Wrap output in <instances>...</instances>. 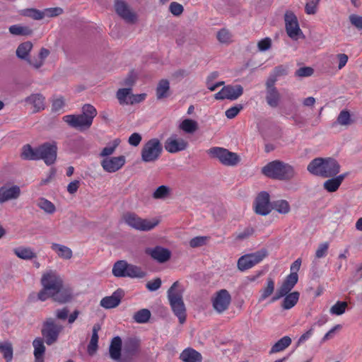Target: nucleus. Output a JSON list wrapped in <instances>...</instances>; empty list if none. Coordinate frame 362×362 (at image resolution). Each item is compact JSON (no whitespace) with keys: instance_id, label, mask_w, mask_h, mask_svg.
Masks as SVG:
<instances>
[{"instance_id":"45","label":"nucleus","mask_w":362,"mask_h":362,"mask_svg":"<svg viewBox=\"0 0 362 362\" xmlns=\"http://www.w3.org/2000/svg\"><path fill=\"white\" fill-rule=\"evenodd\" d=\"M145 276V272L137 266L128 264L127 271L125 273V277L131 278H143Z\"/></svg>"},{"instance_id":"28","label":"nucleus","mask_w":362,"mask_h":362,"mask_svg":"<svg viewBox=\"0 0 362 362\" xmlns=\"http://www.w3.org/2000/svg\"><path fill=\"white\" fill-rule=\"evenodd\" d=\"M51 248L57 253L59 257L63 259H70L73 256L72 250L67 246L58 243H52Z\"/></svg>"},{"instance_id":"49","label":"nucleus","mask_w":362,"mask_h":362,"mask_svg":"<svg viewBox=\"0 0 362 362\" xmlns=\"http://www.w3.org/2000/svg\"><path fill=\"white\" fill-rule=\"evenodd\" d=\"M348 307V303L345 301H337L334 305H333L330 310L329 313L334 315H341L346 312V310Z\"/></svg>"},{"instance_id":"1","label":"nucleus","mask_w":362,"mask_h":362,"mask_svg":"<svg viewBox=\"0 0 362 362\" xmlns=\"http://www.w3.org/2000/svg\"><path fill=\"white\" fill-rule=\"evenodd\" d=\"M40 283L42 289L37 298L41 301L51 298L56 302L65 303L73 298L71 288L64 286L63 278L56 270L48 269L43 272Z\"/></svg>"},{"instance_id":"50","label":"nucleus","mask_w":362,"mask_h":362,"mask_svg":"<svg viewBox=\"0 0 362 362\" xmlns=\"http://www.w3.org/2000/svg\"><path fill=\"white\" fill-rule=\"evenodd\" d=\"M21 156L27 160H37V148H33L30 145L24 146Z\"/></svg>"},{"instance_id":"17","label":"nucleus","mask_w":362,"mask_h":362,"mask_svg":"<svg viewBox=\"0 0 362 362\" xmlns=\"http://www.w3.org/2000/svg\"><path fill=\"white\" fill-rule=\"evenodd\" d=\"M298 276L295 274H290L277 289L275 295L272 298V302H275L288 294L297 284Z\"/></svg>"},{"instance_id":"52","label":"nucleus","mask_w":362,"mask_h":362,"mask_svg":"<svg viewBox=\"0 0 362 362\" xmlns=\"http://www.w3.org/2000/svg\"><path fill=\"white\" fill-rule=\"evenodd\" d=\"M216 37L219 42L228 44L232 41V35L230 31L226 28L221 29L216 34Z\"/></svg>"},{"instance_id":"31","label":"nucleus","mask_w":362,"mask_h":362,"mask_svg":"<svg viewBox=\"0 0 362 362\" xmlns=\"http://www.w3.org/2000/svg\"><path fill=\"white\" fill-rule=\"evenodd\" d=\"M33 43L30 41H26L21 43L16 51V56L23 60H27L29 58V54L33 49Z\"/></svg>"},{"instance_id":"35","label":"nucleus","mask_w":362,"mask_h":362,"mask_svg":"<svg viewBox=\"0 0 362 362\" xmlns=\"http://www.w3.org/2000/svg\"><path fill=\"white\" fill-rule=\"evenodd\" d=\"M266 101L272 107H278L281 101V95L278 90H266Z\"/></svg>"},{"instance_id":"54","label":"nucleus","mask_w":362,"mask_h":362,"mask_svg":"<svg viewBox=\"0 0 362 362\" xmlns=\"http://www.w3.org/2000/svg\"><path fill=\"white\" fill-rule=\"evenodd\" d=\"M209 240L208 236H197L190 240L189 246L193 248L202 247L206 245Z\"/></svg>"},{"instance_id":"56","label":"nucleus","mask_w":362,"mask_h":362,"mask_svg":"<svg viewBox=\"0 0 362 362\" xmlns=\"http://www.w3.org/2000/svg\"><path fill=\"white\" fill-rule=\"evenodd\" d=\"M329 248V243L325 242L320 243L315 252V259H320L325 257L327 255Z\"/></svg>"},{"instance_id":"36","label":"nucleus","mask_w":362,"mask_h":362,"mask_svg":"<svg viewBox=\"0 0 362 362\" xmlns=\"http://www.w3.org/2000/svg\"><path fill=\"white\" fill-rule=\"evenodd\" d=\"M170 83L166 79L160 80L156 88V98L158 100L165 98L169 95Z\"/></svg>"},{"instance_id":"62","label":"nucleus","mask_w":362,"mask_h":362,"mask_svg":"<svg viewBox=\"0 0 362 362\" xmlns=\"http://www.w3.org/2000/svg\"><path fill=\"white\" fill-rule=\"evenodd\" d=\"M271 45L272 40L269 37H265L261 40L257 44L259 50L262 52L268 50L271 47Z\"/></svg>"},{"instance_id":"20","label":"nucleus","mask_w":362,"mask_h":362,"mask_svg":"<svg viewBox=\"0 0 362 362\" xmlns=\"http://www.w3.org/2000/svg\"><path fill=\"white\" fill-rule=\"evenodd\" d=\"M21 191L18 185H5L0 187V203H4L9 200L17 199L21 195Z\"/></svg>"},{"instance_id":"24","label":"nucleus","mask_w":362,"mask_h":362,"mask_svg":"<svg viewBox=\"0 0 362 362\" xmlns=\"http://www.w3.org/2000/svg\"><path fill=\"white\" fill-rule=\"evenodd\" d=\"M180 358L183 362H202V354L192 348L184 349L180 355Z\"/></svg>"},{"instance_id":"61","label":"nucleus","mask_w":362,"mask_h":362,"mask_svg":"<svg viewBox=\"0 0 362 362\" xmlns=\"http://www.w3.org/2000/svg\"><path fill=\"white\" fill-rule=\"evenodd\" d=\"M242 109L243 106L241 105L231 107L226 111V116L228 119H233L239 113Z\"/></svg>"},{"instance_id":"18","label":"nucleus","mask_w":362,"mask_h":362,"mask_svg":"<svg viewBox=\"0 0 362 362\" xmlns=\"http://www.w3.org/2000/svg\"><path fill=\"white\" fill-rule=\"evenodd\" d=\"M188 143L182 138H179L176 134L171 135L165 141L164 147L170 153H175L185 150Z\"/></svg>"},{"instance_id":"44","label":"nucleus","mask_w":362,"mask_h":362,"mask_svg":"<svg viewBox=\"0 0 362 362\" xmlns=\"http://www.w3.org/2000/svg\"><path fill=\"white\" fill-rule=\"evenodd\" d=\"M132 95V88H119L116 93V97L120 105H129L128 100Z\"/></svg>"},{"instance_id":"46","label":"nucleus","mask_w":362,"mask_h":362,"mask_svg":"<svg viewBox=\"0 0 362 362\" xmlns=\"http://www.w3.org/2000/svg\"><path fill=\"white\" fill-rule=\"evenodd\" d=\"M21 15L30 18L33 20H41L43 18V11L36 8H25L20 11Z\"/></svg>"},{"instance_id":"2","label":"nucleus","mask_w":362,"mask_h":362,"mask_svg":"<svg viewBox=\"0 0 362 362\" xmlns=\"http://www.w3.org/2000/svg\"><path fill=\"white\" fill-rule=\"evenodd\" d=\"M97 113L94 106L90 104H85L82 107L81 114L65 115L63 117V120L70 127L83 131L90 127Z\"/></svg>"},{"instance_id":"33","label":"nucleus","mask_w":362,"mask_h":362,"mask_svg":"<svg viewBox=\"0 0 362 362\" xmlns=\"http://www.w3.org/2000/svg\"><path fill=\"white\" fill-rule=\"evenodd\" d=\"M139 349V342L136 339H129L124 342L123 353L124 355L129 357L135 355Z\"/></svg>"},{"instance_id":"29","label":"nucleus","mask_w":362,"mask_h":362,"mask_svg":"<svg viewBox=\"0 0 362 362\" xmlns=\"http://www.w3.org/2000/svg\"><path fill=\"white\" fill-rule=\"evenodd\" d=\"M275 282L274 280L268 277L266 281L264 286L260 290V296L259 298V302H262L269 298L274 291Z\"/></svg>"},{"instance_id":"37","label":"nucleus","mask_w":362,"mask_h":362,"mask_svg":"<svg viewBox=\"0 0 362 362\" xmlns=\"http://www.w3.org/2000/svg\"><path fill=\"white\" fill-rule=\"evenodd\" d=\"M13 252L18 258L25 260H30L37 257L30 247H18L13 249Z\"/></svg>"},{"instance_id":"11","label":"nucleus","mask_w":362,"mask_h":362,"mask_svg":"<svg viewBox=\"0 0 362 362\" xmlns=\"http://www.w3.org/2000/svg\"><path fill=\"white\" fill-rule=\"evenodd\" d=\"M267 255L266 250H261L256 252L245 255L238 260V268L243 272L253 267L262 262Z\"/></svg>"},{"instance_id":"9","label":"nucleus","mask_w":362,"mask_h":362,"mask_svg":"<svg viewBox=\"0 0 362 362\" xmlns=\"http://www.w3.org/2000/svg\"><path fill=\"white\" fill-rule=\"evenodd\" d=\"M115 13L126 23L134 24L138 21V14L126 0H114Z\"/></svg>"},{"instance_id":"10","label":"nucleus","mask_w":362,"mask_h":362,"mask_svg":"<svg viewBox=\"0 0 362 362\" xmlns=\"http://www.w3.org/2000/svg\"><path fill=\"white\" fill-rule=\"evenodd\" d=\"M64 327L57 323L53 318L47 319L42 325V335L47 345H52L55 343L59 334L63 330Z\"/></svg>"},{"instance_id":"64","label":"nucleus","mask_w":362,"mask_h":362,"mask_svg":"<svg viewBox=\"0 0 362 362\" xmlns=\"http://www.w3.org/2000/svg\"><path fill=\"white\" fill-rule=\"evenodd\" d=\"M349 21L356 28L359 30L362 29V16L352 14L349 16Z\"/></svg>"},{"instance_id":"26","label":"nucleus","mask_w":362,"mask_h":362,"mask_svg":"<svg viewBox=\"0 0 362 362\" xmlns=\"http://www.w3.org/2000/svg\"><path fill=\"white\" fill-rule=\"evenodd\" d=\"M122 339L119 337H115L112 339L109 352L113 360H119L121 356Z\"/></svg>"},{"instance_id":"22","label":"nucleus","mask_w":362,"mask_h":362,"mask_svg":"<svg viewBox=\"0 0 362 362\" xmlns=\"http://www.w3.org/2000/svg\"><path fill=\"white\" fill-rule=\"evenodd\" d=\"M123 296L121 290H117L111 296H106L100 300V305L106 309L114 308L119 305Z\"/></svg>"},{"instance_id":"34","label":"nucleus","mask_w":362,"mask_h":362,"mask_svg":"<svg viewBox=\"0 0 362 362\" xmlns=\"http://www.w3.org/2000/svg\"><path fill=\"white\" fill-rule=\"evenodd\" d=\"M291 339L288 336H285L281 338L272 346L271 350L269 351V354H272L285 350L291 345Z\"/></svg>"},{"instance_id":"42","label":"nucleus","mask_w":362,"mask_h":362,"mask_svg":"<svg viewBox=\"0 0 362 362\" xmlns=\"http://www.w3.org/2000/svg\"><path fill=\"white\" fill-rule=\"evenodd\" d=\"M272 209L282 214H286L291 210L288 202L284 199L276 200L272 202Z\"/></svg>"},{"instance_id":"47","label":"nucleus","mask_w":362,"mask_h":362,"mask_svg":"<svg viewBox=\"0 0 362 362\" xmlns=\"http://www.w3.org/2000/svg\"><path fill=\"white\" fill-rule=\"evenodd\" d=\"M151 317V312L149 310L144 308L134 313L133 319L138 323H146Z\"/></svg>"},{"instance_id":"7","label":"nucleus","mask_w":362,"mask_h":362,"mask_svg":"<svg viewBox=\"0 0 362 362\" xmlns=\"http://www.w3.org/2000/svg\"><path fill=\"white\" fill-rule=\"evenodd\" d=\"M163 151V146L160 140L153 138L144 144L141 151V160L145 163H153L157 160Z\"/></svg>"},{"instance_id":"40","label":"nucleus","mask_w":362,"mask_h":362,"mask_svg":"<svg viewBox=\"0 0 362 362\" xmlns=\"http://www.w3.org/2000/svg\"><path fill=\"white\" fill-rule=\"evenodd\" d=\"M8 30L13 35L28 36L31 35L33 30L28 26L20 24L13 25L9 27Z\"/></svg>"},{"instance_id":"63","label":"nucleus","mask_w":362,"mask_h":362,"mask_svg":"<svg viewBox=\"0 0 362 362\" xmlns=\"http://www.w3.org/2000/svg\"><path fill=\"white\" fill-rule=\"evenodd\" d=\"M287 74V68L286 66L283 65L276 66L272 73V74L276 78H278L280 76H286Z\"/></svg>"},{"instance_id":"57","label":"nucleus","mask_w":362,"mask_h":362,"mask_svg":"<svg viewBox=\"0 0 362 362\" xmlns=\"http://www.w3.org/2000/svg\"><path fill=\"white\" fill-rule=\"evenodd\" d=\"M63 13V9L60 7L48 8L43 10V18L45 17H56Z\"/></svg>"},{"instance_id":"14","label":"nucleus","mask_w":362,"mask_h":362,"mask_svg":"<svg viewBox=\"0 0 362 362\" xmlns=\"http://www.w3.org/2000/svg\"><path fill=\"white\" fill-rule=\"evenodd\" d=\"M231 296L226 289L217 291L212 298V305L214 310L218 313L226 311L230 304Z\"/></svg>"},{"instance_id":"4","label":"nucleus","mask_w":362,"mask_h":362,"mask_svg":"<svg viewBox=\"0 0 362 362\" xmlns=\"http://www.w3.org/2000/svg\"><path fill=\"white\" fill-rule=\"evenodd\" d=\"M262 173L272 179L290 180L296 176L294 168L288 163L276 160L267 163L262 169Z\"/></svg>"},{"instance_id":"21","label":"nucleus","mask_w":362,"mask_h":362,"mask_svg":"<svg viewBox=\"0 0 362 362\" xmlns=\"http://www.w3.org/2000/svg\"><path fill=\"white\" fill-rule=\"evenodd\" d=\"M145 252L159 263L166 262L171 257L170 251L160 246L148 247L146 249Z\"/></svg>"},{"instance_id":"53","label":"nucleus","mask_w":362,"mask_h":362,"mask_svg":"<svg viewBox=\"0 0 362 362\" xmlns=\"http://www.w3.org/2000/svg\"><path fill=\"white\" fill-rule=\"evenodd\" d=\"M218 76V74L217 72H212L206 78V86L207 88L211 91H214L218 87L224 84L223 81H219L214 84H211V81H214Z\"/></svg>"},{"instance_id":"30","label":"nucleus","mask_w":362,"mask_h":362,"mask_svg":"<svg viewBox=\"0 0 362 362\" xmlns=\"http://www.w3.org/2000/svg\"><path fill=\"white\" fill-rule=\"evenodd\" d=\"M300 293L298 291H293L288 293L284 297H285L282 301L281 307L284 310H289L294 307L298 303L299 299Z\"/></svg>"},{"instance_id":"25","label":"nucleus","mask_w":362,"mask_h":362,"mask_svg":"<svg viewBox=\"0 0 362 362\" xmlns=\"http://www.w3.org/2000/svg\"><path fill=\"white\" fill-rule=\"evenodd\" d=\"M346 176V173L341 174L337 176L336 177L326 180L323 184L324 188L329 192H336L339 189Z\"/></svg>"},{"instance_id":"51","label":"nucleus","mask_w":362,"mask_h":362,"mask_svg":"<svg viewBox=\"0 0 362 362\" xmlns=\"http://www.w3.org/2000/svg\"><path fill=\"white\" fill-rule=\"evenodd\" d=\"M170 188L165 185L158 187L153 192V197L156 199H163L168 197Z\"/></svg>"},{"instance_id":"38","label":"nucleus","mask_w":362,"mask_h":362,"mask_svg":"<svg viewBox=\"0 0 362 362\" xmlns=\"http://www.w3.org/2000/svg\"><path fill=\"white\" fill-rule=\"evenodd\" d=\"M100 327L98 325H95L93 327L92 336L89 344L88 346V353L93 355L98 349V331Z\"/></svg>"},{"instance_id":"48","label":"nucleus","mask_w":362,"mask_h":362,"mask_svg":"<svg viewBox=\"0 0 362 362\" xmlns=\"http://www.w3.org/2000/svg\"><path fill=\"white\" fill-rule=\"evenodd\" d=\"M0 351L3 354L6 362H11L13 358V348L9 342L0 344Z\"/></svg>"},{"instance_id":"58","label":"nucleus","mask_w":362,"mask_h":362,"mask_svg":"<svg viewBox=\"0 0 362 362\" xmlns=\"http://www.w3.org/2000/svg\"><path fill=\"white\" fill-rule=\"evenodd\" d=\"M169 10L173 16H179L182 13L184 8L180 4L173 1L170 3Z\"/></svg>"},{"instance_id":"43","label":"nucleus","mask_w":362,"mask_h":362,"mask_svg":"<svg viewBox=\"0 0 362 362\" xmlns=\"http://www.w3.org/2000/svg\"><path fill=\"white\" fill-rule=\"evenodd\" d=\"M128 263L124 260H119L115 263L112 268V274L117 277H125Z\"/></svg>"},{"instance_id":"6","label":"nucleus","mask_w":362,"mask_h":362,"mask_svg":"<svg viewBox=\"0 0 362 362\" xmlns=\"http://www.w3.org/2000/svg\"><path fill=\"white\" fill-rule=\"evenodd\" d=\"M122 218L124 223L129 227L141 231L151 230L159 223L156 218L144 219L131 212L124 214Z\"/></svg>"},{"instance_id":"15","label":"nucleus","mask_w":362,"mask_h":362,"mask_svg":"<svg viewBox=\"0 0 362 362\" xmlns=\"http://www.w3.org/2000/svg\"><path fill=\"white\" fill-rule=\"evenodd\" d=\"M126 163L124 156H110L101 160L100 165L103 169L109 173H115L123 168Z\"/></svg>"},{"instance_id":"8","label":"nucleus","mask_w":362,"mask_h":362,"mask_svg":"<svg viewBox=\"0 0 362 362\" xmlns=\"http://www.w3.org/2000/svg\"><path fill=\"white\" fill-rule=\"evenodd\" d=\"M207 153L211 157L218 159L226 166H235L240 161V158L236 153L222 147H212L208 150Z\"/></svg>"},{"instance_id":"19","label":"nucleus","mask_w":362,"mask_h":362,"mask_svg":"<svg viewBox=\"0 0 362 362\" xmlns=\"http://www.w3.org/2000/svg\"><path fill=\"white\" fill-rule=\"evenodd\" d=\"M272 204L269 202V195L266 192H262L257 196L255 211L257 214L266 216L270 213L272 210Z\"/></svg>"},{"instance_id":"27","label":"nucleus","mask_w":362,"mask_h":362,"mask_svg":"<svg viewBox=\"0 0 362 362\" xmlns=\"http://www.w3.org/2000/svg\"><path fill=\"white\" fill-rule=\"evenodd\" d=\"M33 346L34 347V356L35 358V362H44L45 346L44 345L42 339H35L33 342Z\"/></svg>"},{"instance_id":"13","label":"nucleus","mask_w":362,"mask_h":362,"mask_svg":"<svg viewBox=\"0 0 362 362\" xmlns=\"http://www.w3.org/2000/svg\"><path fill=\"white\" fill-rule=\"evenodd\" d=\"M37 160H43L49 165L53 164L57 155V147L55 144L45 143L37 148Z\"/></svg>"},{"instance_id":"32","label":"nucleus","mask_w":362,"mask_h":362,"mask_svg":"<svg viewBox=\"0 0 362 362\" xmlns=\"http://www.w3.org/2000/svg\"><path fill=\"white\" fill-rule=\"evenodd\" d=\"M120 143L121 140L119 139H115L107 143V145L100 152L99 156L103 158V159L105 158L110 157V156L115 152Z\"/></svg>"},{"instance_id":"12","label":"nucleus","mask_w":362,"mask_h":362,"mask_svg":"<svg viewBox=\"0 0 362 362\" xmlns=\"http://www.w3.org/2000/svg\"><path fill=\"white\" fill-rule=\"evenodd\" d=\"M285 27L287 35L293 40L303 37L296 15L291 11H287L284 15Z\"/></svg>"},{"instance_id":"23","label":"nucleus","mask_w":362,"mask_h":362,"mask_svg":"<svg viewBox=\"0 0 362 362\" xmlns=\"http://www.w3.org/2000/svg\"><path fill=\"white\" fill-rule=\"evenodd\" d=\"M45 97L40 93L31 94L25 101L33 107V112H37L45 109Z\"/></svg>"},{"instance_id":"3","label":"nucleus","mask_w":362,"mask_h":362,"mask_svg":"<svg viewBox=\"0 0 362 362\" xmlns=\"http://www.w3.org/2000/svg\"><path fill=\"white\" fill-rule=\"evenodd\" d=\"M307 170L315 175L331 177L339 172L340 165L332 158H317L310 162Z\"/></svg>"},{"instance_id":"39","label":"nucleus","mask_w":362,"mask_h":362,"mask_svg":"<svg viewBox=\"0 0 362 362\" xmlns=\"http://www.w3.org/2000/svg\"><path fill=\"white\" fill-rule=\"evenodd\" d=\"M179 128L187 134H193L198 129V123L195 120L185 119L180 124Z\"/></svg>"},{"instance_id":"16","label":"nucleus","mask_w":362,"mask_h":362,"mask_svg":"<svg viewBox=\"0 0 362 362\" xmlns=\"http://www.w3.org/2000/svg\"><path fill=\"white\" fill-rule=\"evenodd\" d=\"M243 93V88L240 85H228L224 86L219 92L214 95L216 100L228 99L234 100Z\"/></svg>"},{"instance_id":"41","label":"nucleus","mask_w":362,"mask_h":362,"mask_svg":"<svg viewBox=\"0 0 362 362\" xmlns=\"http://www.w3.org/2000/svg\"><path fill=\"white\" fill-rule=\"evenodd\" d=\"M37 206L48 214H53L56 211L54 204L44 197L38 199Z\"/></svg>"},{"instance_id":"60","label":"nucleus","mask_w":362,"mask_h":362,"mask_svg":"<svg viewBox=\"0 0 362 362\" xmlns=\"http://www.w3.org/2000/svg\"><path fill=\"white\" fill-rule=\"evenodd\" d=\"M146 93L132 94L129 100H128L129 105H134L144 101L146 98Z\"/></svg>"},{"instance_id":"55","label":"nucleus","mask_w":362,"mask_h":362,"mask_svg":"<svg viewBox=\"0 0 362 362\" xmlns=\"http://www.w3.org/2000/svg\"><path fill=\"white\" fill-rule=\"evenodd\" d=\"M337 122L340 125L347 126L351 124V115L349 111L342 110L340 112L338 117Z\"/></svg>"},{"instance_id":"59","label":"nucleus","mask_w":362,"mask_h":362,"mask_svg":"<svg viewBox=\"0 0 362 362\" xmlns=\"http://www.w3.org/2000/svg\"><path fill=\"white\" fill-rule=\"evenodd\" d=\"M313 74V69L311 67L305 66L298 69L296 71V76L300 78L310 76Z\"/></svg>"},{"instance_id":"5","label":"nucleus","mask_w":362,"mask_h":362,"mask_svg":"<svg viewBox=\"0 0 362 362\" xmlns=\"http://www.w3.org/2000/svg\"><path fill=\"white\" fill-rule=\"evenodd\" d=\"M184 289L178 281H175L168 291V298L173 313L180 324L186 320V308L182 300Z\"/></svg>"}]
</instances>
